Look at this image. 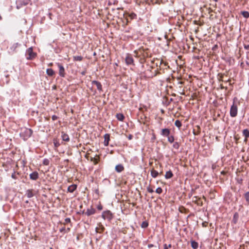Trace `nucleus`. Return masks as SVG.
<instances>
[{
	"label": "nucleus",
	"mask_w": 249,
	"mask_h": 249,
	"mask_svg": "<svg viewBox=\"0 0 249 249\" xmlns=\"http://www.w3.org/2000/svg\"><path fill=\"white\" fill-rule=\"evenodd\" d=\"M33 133V131L31 128L24 127L21 129L19 135L24 141H26L32 136Z\"/></svg>",
	"instance_id": "obj_1"
},
{
	"label": "nucleus",
	"mask_w": 249,
	"mask_h": 249,
	"mask_svg": "<svg viewBox=\"0 0 249 249\" xmlns=\"http://www.w3.org/2000/svg\"><path fill=\"white\" fill-rule=\"evenodd\" d=\"M233 100V104L231 107L230 114L231 117H235L237 116L238 111L237 106L235 104V101L237 100L236 97H234Z\"/></svg>",
	"instance_id": "obj_2"
},
{
	"label": "nucleus",
	"mask_w": 249,
	"mask_h": 249,
	"mask_svg": "<svg viewBox=\"0 0 249 249\" xmlns=\"http://www.w3.org/2000/svg\"><path fill=\"white\" fill-rule=\"evenodd\" d=\"M25 55L27 60H32L36 57V53L33 52V47H31L26 50Z\"/></svg>",
	"instance_id": "obj_3"
},
{
	"label": "nucleus",
	"mask_w": 249,
	"mask_h": 249,
	"mask_svg": "<svg viewBox=\"0 0 249 249\" xmlns=\"http://www.w3.org/2000/svg\"><path fill=\"white\" fill-rule=\"evenodd\" d=\"M102 217L104 219H107L110 221L113 219V215L109 210H107L102 213Z\"/></svg>",
	"instance_id": "obj_4"
},
{
	"label": "nucleus",
	"mask_w": 249,
	"mask_h": 249,
	"mask_svg": "<svg viewBox=\"0 0 249 249\" xmlns=\"http://www.w3.org/2000/svg\"><path fill=\"white\" fill-rule=\"evenodd\" d=\"M31 1V0H17L16 5L17 8L19 9L23 6H25L28 4Z\"/></svg>",
	"instance_id": "obj_5"
},
{
	"label": "nucleus",
	"mask_w": 249,
	"mask_h": 249,
	"mask_svg": "<svg viewBox=\"0 0 249 249\" xmlns=\"http://www.w3.org/2000/svg\"><path fill=\"white\" fill-rule=\"evenodd\" d=\"M57 66L59 68V74L61 77H64L65 75V69L64 67L60 63H57Z\"/></svg>",
	"instance_id": "obj_6"
},
{
	"label": "nucleus",
	"mask_w": 249,
	"mask_h": 249,
	"mask_svg": "<svg viewBox=\"0 0 249 249\" xmlns=\"http://www.w3.org/2000/svg\"><path fill=\"white\" fill-rule=\"evenodd\" d=\"M20 45L18 43H14L9 48V53H13L16 52V49Z\"/></svg>",
	"instance_id": "obj_7"
},
{
	"label": "nucleus",
	"mask_w": 249,
	"mask_h": 249,
	"mask_svg": "<svg viewBox=\"0 0 249 249\" xmlns=\"http://www.w3.org/2000/svg\"><path fill=\"white\" fill-rule=\"evenodd\" d=\"M125 60L127 65H134V60L131 55H127L125 57Z\"/></svg>",
	"instance_id": "obj_8"
},
{
	"label": "nucleus",
	"mask_w": 249,
	"mask_h": 249,
	"mask_svg": "<svg viewBox=\"0 0 249 249\" xmlns=\"http://www.w3.org/2000/svg\"><path fill=\"white\" fill-rule=\"evenodd\" d=\"M104 144L105 146H107L109 144V141L110 140V135L109 134H106L104 135Z\"/></svg>",
	"instance_id": "obj_9"
},
{
	"label": "nucleus",
	"mask_w": 249,
	"mask_h": 249,
	"mask_svg": "<svg viewBox=\"0 0 249 249\" xmlns=\"http://www.w3.org/2000/svg\"><path fill=\"white\" fill-rule=\"evenodd\" d=\"M38 174L37 172H34L30 174V178L32 180H36L38 178Z\"/></svg>",
	"instance_id": "obj_10"
},
{
	"label": "nucleus",
	"mask_w": 249,
	"mask_h": 249,
	"mask_svg": "<svg viewBox=\"0 0 249 249\" xmlns=\"http://www.w3.org/2000/svg\"><path fill=\"white\" fill-rule=\"evenodd\" d=\"M92 85H95L96 86L97 89L99 91L102 90V86L100 82L94 80L92 82Z\"/></svg>",
	"instance_id": "obj_11"
},
{
	"label": "nucleus",
	"mask_w": 249,
	"mask_h": 249,
	"mask_svg": "<svg viewBox=\"0 0 249 249\" xmlns=\"http://www.w3.org/2000/svg\"><path fill=\"white\" fill-rule=\"evenodd\" d=\"M170 133V131L168 128L162 129L161 132V135L164 137H168Z\"/></svg>",
	"instance_id": "obj_12"
},
{
	"label": "nucleus",
	"mask_w": 249,
	"mask_h": 249,
	"mask_svg": "<svg viewBox=\"0 0 249 249\" xmlns=\"http://www.w3.org/2000/svg\"><path fill=\"white\" fill-rule=\"evenodd\" d=\"M95 210L91 207L90 209H88L86 212L85 213V214L87 216H89L92 215L95 213Z\"/></svg>",
	"instance_id": "obj_13"
},
{
	"label": "nucleus",
	"mask_w": 249,
	"mask_h": 249,
	"mask_svg": "<svg viewBox=\"0 0 249 249\" xmlns=\"http://www.w3.org/2000/svg\"><path fill=\"white\" fill-rule=\"evenodd\" d=\"M61 138L62 140L65 142H69V136L67 134L65 133L64 132H61Z\"/></svg>",
	"instance_id": "obj_14"
},
{
	"label": "nucleus",
	"mask_w": 249,
	"mask_h": 249,
	"mask_svg": "<svg viewBox=\"0 0 249 249\" xmlns=\"http://www.w3.org/2000/svg\"><path fill=\"white\" fill-rule=\"evenodd\" d=\"M124 170V167L122 164H119L115 166V170L118 173H121Z\"/></svg>",
	"instance_id": "obj_15"
},
{
	"label": "nucleus",
	"mask_w": 249,
	"mask_h": 249,
	"mask_svg": "<svg viewBox=\"0 0 249 249\" xmlns=\"http://www.w3.org/2000/svg\"><path fill=\"white\" fill-rule=\"evenodd\" d=\"M77 188L76 184H72L68 188V191L70 193H73Z\"/></svg>",
	"instance_id": "obj_16"
},
{
	"label": "nucleus",
	"mask_w": 249,
	"mask_h": 249,
	"mask_svg": "<svg viewBox=\"0 0 249 249\" xmlns=\"http://www.w3.org/2000/svg\"><path fill=\"white\" fill-rule=\"evenodd\" d=\"M25 195L27 196L28 198H31V197H33L34 196V194L33 193L32 190H30V189L27 190L26 191Z\"/></svg>",
	"instance_id": "obj_17"
},
{
	"label": "nucleus",
	"mask_w": 249,
	"mask_h": 249,
	"mask_svg": "<svg viewBox=\"0 0 249 249\" xmlns=\"http://www.w3.org/2000/svg\"><path fill=\"white\" fill-rule=\"evenodd\" d=\"M173 176V174L171 171H168L166 172V174L165 175V178L166 179H169L171 178Z\"/></svg>",
	"instance_id": "obj_18"
},
{
	"label": "nucleus",
	"mask_w": 249,
	"mask_h": 249,
	"mask_svg": "<svg viewBox=\"0 0 249 249\" xmlns=\"http://www.w3.org/2000/svg\"><path fill=\"white\" fill-rule=\"evenodd\" d=\"M47 74L50 76H52L54 75V72L53 70L52 69H47L46 70Z\"/></svg>",
	"instance_id": "obj_19"
},
{
	"label": "nucleus",
	"mask_w": 249,
	"mask_h": 249,
	"mask_svg": "<svg viewBox=\"0 0 249 249\" xmlns=\"http://www.w3.org/2000/svg\"><path fill=\"white\" fill-rule=\"evenodd\" d=\"M117 119L121 121H123L124 118V115L122 113H118L116 114Z\"/></svg>",
	"instance_id": "obj_20"
},
{
	"label": "nucleus",
	"mask_w": 249,
	"mask_h": 249,
	"mask_svg": "<svg viewBox=\"0 0 249 249\" xmlns=\"http://www.w3.org/2000/svg\"><path fill=\"white\" fill-rule=\"evenodd\" d=\"M243 135L246 139L248 138L249 137V130L247 129H244L243 131Z\"/></svg>",
	"instance_id": "obj_21"
},
{
	"label": "nucleus",
	"mask_w": 249,
	"mask_h": 249,
	"mask_svg": "<svg viewBox=\"0 0 249 249\" xmlns=\"http://www.w3.org/2000/svg\"><path fill=\"white\" fill-rule=\"evenodd\" d=\"M191 246L193 249H196L198 248V243L196 242L195 241H191Z\"/></svg>",
	"instance_id": "obj_22"
},
{
	"label": "nucleus",
	"mask_w": 249,
	"mask_h": 249,
	"mask_svg": "<svg viewBox=\"0 0 249 249\" xmlns=\"http://www.w3.org/2000/svg\"><path fill=\"white\" fill-rule=\"evenodd\" d=\"M151 176L153 177V178H156V177H157V176H158L159 175V173L158 171H156V170H152L151 171Z\"/></svg>",
	"instance_id": "obj_23"
},
{
	"label": "nucleus",
	"mask_w": 249,
	"mask_h": 249,
	"mask_svg": "<svg viewBox=\"0 0 249 249\" xmlns=\"http://www.w3.org/2000/svg\"><path fill=\"white\" fill-rule=\"evenodd\" d=\"M73 58V60L76 61H81L83 59L82 56H74Z\"/></svg>",
	"instance_id": "obj_24"
},
{
	"label": "nucleus",
	"mask_w": 249,
	"mask_h": 249,
	"mask_svg": "<svg viewBox=\"0 0 249 249\" xmlns=\"http://www.w3.org/2000/svg\"><path fill=\"white\" fill-rule=\"evenodd\" d=\"M246 201L248 205H249V192L246 193L244 195Z\"/></svg>",
	"instance_id": "obj_25"
},
{
	"label": "nucleus",
	"mask_w": 249,
	"mask_h": 249,
	"mask_svg": "<svg viewBox=\"0 0 249 249\" xmlns=\"http://www.w3.org/2000/svg\"><path fill=\"white\" fill-rule=\"evenodd\" d=\"M175 125L178 128H180L182 125V124L180 121L177 120L175 121Z\"/></svg>",
	"instance_id": "obj_26"
},
{
	"label": "nucleus",
	"mask_w": 249,
	"mask_h": 249,
	"mask_svg": "<svg viewBox=\"0 0 249 249\" xmlns=\"http://www.w3.org/2000/svg\"><path fill=\"white\" fill-rule=\"evenodd\" d=\"M148 226V223L145 221L142 222L141 227L142 228H146Z\"/></svg>",
	"instance_id": "obj_27"
},
{
	"label": "nucleus",
	"mask_w": 249,
	"mask_h": 249,
	"mask_svg": "<svg viewBox=\"0 0 249 249\" xmlns=\"http://www.w3.org/2000/svg\"><path fill=\"white\" fill-rule=\"evenodd\" d=\"M179 146H180V144L178 142H175L173 143V147H174V148H175L177 150L178 149Z\"/></svg>",
	"instance_id": "obj_28"
},
{
	"label": "nucleus",
	"mask_w": 249,
	"mask_h": 249,
	"mask_svg": "<svg viewBox=\"0 0 249 249\" xmlns=\"http://www.w3.org/2000/svg\"><path fill=\"white\" fill-rule=\"evenodd\" d=\"M242 15L245 18H248L249 17V13L248 11L242 12Z\"/></svg>",
	"instance_id": "obj_29"
},
{
	"label": "nucleus",
	"mask_w": 249,
	"mask_h": 249,
	"mask_svg": "<svg viewBox=\"0 0 249 249\" xmlns=\"http://www.w3.org/2000/svg\"><path fill=\"white\" fill-rule=\"evenodd\" d=\"M50 163V160L48 159H44L43 160V164L44 165H48Z\"/></svg>",
	"instance_id": "obj_30"
},
{
	"label": "nucleus",
	"mask_w": 249,
	"mask_h": 249,
	"mask_svg": "<svg viewBox=\"0 0 249 249\" xmlns=\"http://www.w3.org/2000/svg\"><path fill=\"white\" fill-rule=\"evenodd\" d=\"M168 141L170 143H173L174 141V138L173 136H168Z\"/></svg>",
	"instance_id": "obj_31"
},
{
	"label": "nucleus",
	"mask_w": 249,
	"mask_h": 249,
	"mask_svg": "<svg viewBox=\"0 0 249 249\" xmlns=\"http://www.w3.org/2000/svg\"><path fill=\"white\" fill-rule=\"evenodd\" d=\"M53 144H54V146L55 148H57L60 146L59 142L58 141H57L56 140H54L53 141Z\"/></svg>",
	"instance_id": "obj_32"
},
{
	"label": "nucleus",
	"mask_w": 249,
	"mask_h": 249,
	"mask_svg": "<svg viewBox=\"0 0 249 249\" xmlns=\"http://www.w3.org/2000/svg\"><path fill=\"white\" fill-rule=\"evenodd\" d=\"M162 189L160 188V187H158V188H157V189L156 190V192L158 194H160L162 193Z\"/></svg>",
	"instance_id": "obj_33"
},
{
	"label": "nucleus",
	"mask_w": 249,
	"mask_h": 249,
	"mask_svg": "<svg viewBox=\"0 0 249 249\" xmlns=\"http://www.w3.org/2000/svg\"><path fill=\"white\" fill-rule=\"evenodd\" d=\"M90 160L94 162V164H97L98 163V160L95 158H91Z\"/></svg>",
	"instance_id": "obj_34"
},
{
	"label": "nucleus",
	"mask_w": 249,
	"mask_h": 249,
	"mask_svg": "<svg viewBox=\"0 0 249 249\" xmlns=\"http://www.w3.org/2000/svg\"><path fill=\"white\" fill-rule=\"evenodd\" d=\"M70 222H71V219L70 218H66L65 219V223H64V224H65L66 223H70Z\"/></svg>",
	"instance_id": "obj_35"
},
{
	"label": "nucleus",
	"mask_w": 249,
	"mask_h": 249,
	"mask_svg": "<svg viewBox=\"0 0 249 249\" xmlns=\"http://www.w3.org/2000/svg\"><path fill=\"white\" fill-rule=\"evenodd\" d=\"M57 119V117L56 115H53L52 116L53 120L54 121V120H56Z\"/></svg>",
	"instance_id": "obj_36"
},
{
	"label": "nucleus",
	"mask_w": 249,
	"mask_h": 249,
	"mask_svg": "<svg viewBox=\"0 0 249 249\" xmlns=\"http://www.w3.org/2000/svg\"><path fill=\"white\" fill-rule=\"evenodd\" d=\"M65 230H66L65 228V227H63V228H61L60 229V231L61 232H62L64 231H65Z\"/></svg>",
	"instance_id": "obj_37"
},
{
	"label": "nucleus",
	"mask_w": 249,
	"mask_h": 249,
	"mask_svg": "<svg viewBox=\"0 0 249 249\" xmlns=\"http://www.w3.org/2000/svg\"><path fill=\"white\" fill-rule=\"evenodd\" d=\"M133 138V136L131 134H130L128 136V139L129 140H132Z\"/></svg>",
	"instance_id": "obj_38"
},
{
	"label": "nucleus",
	"mask_w": 249,
	"mask_h": 249,
	"mask_svg": "<svg viewBox=\"0 0 249 249\" xmlns=\"http://www.w3.org/2000/svg\"><path fill=\"white\" fill-rule=\"evenodd\" d=\"M97 209L99 210H101L103 209V207L101 205H99L97 206Z\"/></svg>",
	"instance_id": "obj_39"
},
{
	"label": "nucleus",
	"mask_w": 249,
	"mask_h": 249,
	"mask_svg": "<svg viewBox=\"0 0 249 249\" xmlns=\"http://www.w3.org/2000/svg\"><path fill=\"white\" fill-rule=\"evenodd\" d=\"M11 177H12L13 178H14V179H15V178H16V175H15V173H13L12 174Z\"/></svg>",
	"instance_id": "obj_40"
},
{
	"label": "nucleus",
	"mask_w": 249,
	"mask_h": 249,
	"mask_svg": "<svg viewBox=\"0 0 249 249\" xmlns=\"http://www.w3.org/2000/svg\"><path fill=\"white\" fill-rule=\"evenodd\" d=\"M163 249H168L167 244H164L163 245Z\"/></svg>",
	"instance_id": "obj_41"
},
{
	"label": "nucleus",
	"mask_w": 249,
	"mask_h": 249,
	"mask_svg": "<svg viewBox=\"0 0 249 249\" xmlns=\"http://www.w3.org/2000/svg\"><path fill=\"white\" fill-rule=\"evenodd\" d=\"M153 246H154V245L153 244H148V247L149 248H151L153 247Z\"/></svg>",
	"instance_id": "obj_42"
},
{
	"label": "nucleus",
	"mask_w": 249,
	"mask_h": 249,
	"mask_svg": "<svg viewBox=\"0 0 249 249\" xmlns=\"http://www.w3.org/2000/svg\"><path fill=\"white\" fill-rule=\"evenodd\" d=\"M245 49H249V45H245L244 46Z\"/></svg>",
	"instance_id": "obj_43"
},
{
	"label": "nucleus",
	"mask_w": 249,
	"mask_h": 249,
	"mask_svg": "<svg viewBox=\"0 0 249 249\" xmlns=\"http://www.w3.org/2000/svg\"><path fill=\"white\" fill-rule=\"evenodd\" d=\"M148 192H149V193H153V192H154V191H153V190L152 189H149L148 190Z\"/></svg>",
	"instance_id": "obj_44"
},
{
	"label": "nucleus",
	"mask_w": 249,
	"mask_h": 249,
	"mask_svg": "<svg viewBox=\"0 0 249 249\" xmlns=\"http://www.w3.org/2000/svg\"><path fill=\"white\" fill-rule=\"evenodd\" d=\"M86 73V71H83L82 72H81V74L83 75H84Z\"/></svg>",
	"instance_id": "obj_45"
},
{
	"label": "nucleus",
	"mask_w": 249,
	"mask_h": 249,
	"mask_svg": "<svg viewBox=\"0 0 249 249\" xmlns=\"http://www.w3.org/2000/svg\"><path fill=\"white\" fill-rule=\"evenodd\" d=\"M171 244H169L168 246H167V249H168V248H171Z\"/></svg>",
	"instance_id": "obj_46"
},
{
	"label": "nucleus",
	"mask_w": 249,
	"mask_h": 249,
	"mask_svg": "<svg viewBox=\"0 0 249 249\" xmlns=\"http://www.w3.org/2000/svg\"><path fill=\"white\" fill-rule=\"evenodd\" d=\"M25 202H26V203H29V201H28V200H26V201H25Z\"/></svg>",
	"instance_id": "obj_47"
},
{
	"label": "nucleus",
	"mask_w": 249,
	"mask_h": 249,
	"mask_svg": "<svg viewBox=\"0 0 249 249\" xmlns=\"http://www.w3.org/2000/svg\"><path fill=\"white\" fill-rule=\"evenodd\" d=\"M67 230H68V231H70V228H68V229H67Z\"/></svg>",
	"instance_id": "obj_48"
},
{
	"label": "nucleus",
	"mask_w": 249,
	"mask_h": 249,
	"mask_svg": "<svg viewBox=\"0 0 249 249\" xmlns=\"http://www.w3.org/2000/svg\"><path fill=\"white\" fill-rule=\"evenodd\" d=\"M235 214L234 215V218H235ZM234 219V218H233V220Z\"/></svg>",
	"instance_id": "obj_49"
}]
</instances>
